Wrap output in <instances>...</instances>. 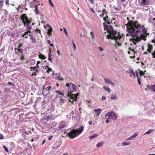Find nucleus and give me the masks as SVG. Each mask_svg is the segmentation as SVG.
<instances>
[{
    "label": "nucleus",
    "instance_id": "bf43d9fd",
    "mask_svg": "<svg viewBox=\"0 0 155 155\" xmlns=\"http://www.w3.org/2000/svg\"><path fill=\"white\" fill-rule=\"evenodd\" d=\"M36 31H38L39 33H40L41 31L39 29H38V28L36 29Z\"/></svg>",
    "mask_w": 155,
    "mask_h": 155
},
{
    "label": "nucleus",
    "instance_id": "052dcab7",
    "mask_svg": "<svg viewBox=\"0 0 155 155\" xmlns=\"http://www.w3.org/2000/svg\"><path fill=\"white\" fill-rule=\"evenodd\" d=\"M17 50L18 51L22 52V49H18Z\"/></svg>",
    "mask_w": 155,
    "mask_h": 155
},
{
    "label": "nucleus",
    "instance_id": "8fccbe9b",
    "mask_svg": "<svg viewBox=\"0 0 155 155\" xmlns=\"http://www.w3.org/2000/svg\"><path fill=\"white\" fill-rule=\"evenodd\" d=\"M51 117V116H50V115H48L47 117V120H49L50 119V118Z\"/></svg>",
    "mask_w": 155,
    "mask_h": 155
},
{
    "label": "nucleus",
    "instance_id": "6e6552de",
    "mask_svg": "<svg viewBox=\"0 0 155 155\" xmlns=\"http://www.w3.org/2000/svg\"><path fill=\"white\" fill-rule=\"evenodd\" d=\"M21 19L22 20L25 25V24L27 23L28 21H30L28 20L25 14H23L22 15Z\"/></svg>",
    "mask_w": 155,
    "mask_h": 155
},
{
    "label": "nucleus",
    "instance_id": "4c0bfd02",
    "mask_svg": "<svg viewBox=\"0 0 155 155\" xmlns=\"http://www.w3.org/2000/svg\"><path fill=\"white\" fill-rule=\"evenodd\" d=\"M48 2L49 4L51 5L52 7H54L53 5L52 4L51 0H48Z\"/></svg>",
    "mask_w": 155,
    "mask_h": 155
},
{
    "label": "nucleus",
    "instance_id": "b1692460",
    "mask_svg": "<svg viewBox=\"0 0 155 155\" xmlns=\"http://www.w3.org/2000/svg\"><path fill=\"white\" fill-rule=\"evenodd\" d=\"M103 144V142H98L96 145V147H97L99 148L102 146Z\"/></svg>",
    "mask_w": 155,
    "mask_h": 155
},
{
    "label": "nucleus",
    "instance_id": "c03bdc74",
    "mask_svg": "<svg viewBox=\"0 0 155 155\" xmlns=\"http://www.w3.org/2000/svg\"><path fill=\"white\" fill-rule=\"evenodd\" d=\"M48 60L50 61L51 62H52V58H51V56L48 57Z\"/></svg>",
    "mask_w": 155,
    "mask_h": 155
},
{
    "label": "nucleus",
    "instance_id": "f03ea898",
    "mask_svg": "<svg viewBox=\"0 0 155 155\" xmlns=\"http://www.w3.org/2000/svg\"><path fill=\"white\" fill-rule=\"evenodd\" d=\"M102 14L100 15V17H104V21L107 24L105 23H103V25L104 30H106L107 32H110V35L107 36V38L115 40L114 46L115 47L121 46V44L118 41H120L121 38V35L119 33H117L114 30L113 27L110 25L109 22L108 21L109 20L107 19L108 16L106 15L105 10L103 9L102 11Z\"/></svg>",
    "mask_w": 155,
    "mask_h": 155
},
{
    "label": "nucleus",
    "instance_id": "0eeeda50",
    "mask_svg": "<svg viewBox=\"0 0 155 155\" xmlns=\"http://www.w3.org/2000/svg\"><path fill=\"white\" fill-rule=\"evenodd\" d=\"M128 53L129 54H133V56H130V58L134 59L135 58V55H136V54H137V53L134 50V49L132 48H129V51H128Z\"/></svg>",
    "mask_w": 155,
    "mask_h": 155
},
{
    "label": "nucleus",
    "instance_id": "dca6fc26",
    "mask_svg": "<svg viewBox=\"0 0 155 155\" xmlns=\"http://www.w3.org/2000/svg\"><path fill=\"white\" fill-rule=\"evenodd\" d=\"M130 143V142L127 141L122 142L121 144V145L122 147H124L125 146L129 145Z\"/></svg>",
    "mask_w": 155,
    "mask_h": 155
},
{
    "label": "nucleus",
    "instance_id": "0e129e2a",
    "mask_svg": "<svg viewBox=\"0 0 155 155\" xmlns=\"http://www.w3.org/2000/svg\"><path fill=\"white\" fill-rule=\"evenodd\" d=\"M48 43L49 44H50V41L49 40H47Z\"/></svg>",
    "mask_w": 155,
    "mask_h": 155
},
{
    "label": "nucleus",
    "instance_id": "4d7b16f0",
    "mask_svg": "<svg viewBox=\"0 0 155 155\" xmlns=\"http://www.w3.org/2000/svg\"><path fill=\"white\" fill-rule=\"evenodd\" d=\"M60 101L61 103H63L64 102V100H63L61 99H60Z\"/></svg>",
    "mask_w": 155,
    "mask_h": 155
},
{
    "label": "nucleus",
    "instance_id": "a878e982",
    "mask_svg": "<svg viewBox=\"0 0 155 155\" xmlns=\"http://www.w3.org/2000/svg\"><path fill=\"white\" fill-rule=\"evenodd\" d=\"M152 46L150 45V44H148V48L147 50V51L149 52H150L151 51V50L152 49Z\"/></svg>",
    "mask_w": 155,
    "mask_h": 155
},
{
    "label": "nucleus",
    "instance_id": "e2e57ef3",
    "mask_svg": "<svg viewBox=\"0 0 155 155\" xmlns=\"http://www.w3.org/2000/svg\"><path fill=\"white\" fill-rule=\"evenodd\" d=\"M40 63V61H38L37 62V67H38V64Z\"/></svg>",
    "mask_w": 155,
    "mask_h": 155
},
{
    "label": "nucleus",
    "instance_id": "a18cd8bd",
    "mask_svg": "<svg viewBox=\"0 0 155 155\" xmlns=\"http://www.w3.org/2000/svg\"><path fill=\"white\" fill-rule=\"evenodd\" d=\"M24 133L27 134H29L30 133H31V132L29 131V132H27V131H25L24 132Z\"/></svg>",
    "mask_w": 155,
    "mask_h": 155
},
{
    "label": "nucleus",
    "instance_id": "c9c22d12",
    "mask_svg": "<svg viewBox=\"0 0 155 155\" xmlns=\"http://www.w3.org/2000/svg\"><path fill=\"white\" fill-rule=\"evenodd\" d=\"M64 125H61L60 124L59 125L58 128L59 130L61 129L64 127Z\"/></svg>",
    "mask_w": 155,
    "mask_h": 155
},
{
    "label": "nucleus",
    "instance_id": "1a4fd4ad",
    "mask_svg": "<svg viewBox=\"0 0 155 155\" xmlns=\"http://www.w3.org/2000/svg\"><path fill=\"white\" fill-rule=\"evenodd\" d=\"M104 81L107 84L111 85L113 87L115 86V84L114 83L112 82L110 80L107 78H104Z\"/></svg>",
    "mask_w": 155,
    "mask_h": 155
},
{
    "label": "nucleus",
    "instance_id": "c756f323",
    "mask_svg": "<svg viewBox=\"0 0 155 155\" xmlns=\"http://www.w3.org/2000/svg\"><path fill=\"white\" fill-rule=\"evenodd\" d=\"M34 11L36 14L38 15L39 14V11L38 9V8L37 7H35V9L34 10Z\"/></svg>",
    "mask_w": 155,
    "mask_h": 155
},
{
    "label": "nucleus",
    "instance_id": "ddd939ff",
    "mask_svg": "<svg viewBox=\"0 0 155 155\" xmlns=\"http://www.w3.org/2000/svg\"><path fill=\"white\" fill-rule=\"evenodd\" d=\"M29 36H30V39L32 43H35L36 42V39L34 38L32 35L29 34Z\"/></svg>",
    "mask_w": 155,
    "mask_h": 155
},
{
    "label": "nucleus",
    "instance_id": "393cba45",
    "mask_svg": "<svg viewBox=\"0 0 155 155\" xmlns=\"http://www.w3.org/2000/svg\"><path fill=\"white\" fill-rule=\"evenodd\" d=\"M90 35L93 41H94L95 39V36L93 31H92L90 32Z\"/></svg>",
    "mask_w": 155,
    "mask_h": 155
},
{
    "label": "nucleus",
    "instance_id": "58836bf2",
    "mask_svg": "<svg viewBox=\"0 0 155 155\" xmlns=\"http://www.w3.org/2000/svg\"><path fill=\"white\" fill-rule=\"evenodd\" d=\"M98 48L101 51H102L104 50L103 48L102 47H98Z\"/></svg>",
    "mask_w": 155,
    "mask_h": 155
},
{
    "label": "nucleus",
    "instance_id": "f3484780",
    "mask_svg": "<svg viewBox=\"0 0 155 155\" xmlns=\"http://www.w3.org/2000/svg\"><path fill=\"white\" fill-rule=\"evenodd\" d=\"M31 22V21H28L27 23H26L25 25L26 26V29L28 30V31H30L31 29V26L29 25V24Z\"/></svg>",
    "mask_w": 155,
    "mask_h": 155
},
{
    "label": "nucleus",
    "instance_id": "09e8293b",
    "mask_svg": "<svg viewBox=\"0 0 155 155\" xmlns=\"http://www.w3.org/2000/svg\"><path fill=\"white\" fill-rule=\"evenodd\" d=\"M4 138L2 134H0V139H2Z\"/></svg>",
    "mask_w": 155,
    "mask_h": 155
},
{
    "label": "nucleus",
    "instance_id": "69168bd1",
    "mask_svg": "<svg viewBox=\"0 0 155 155\" xmlns=\"http://www.w3.org/2000/svg\"><path fill=\"white\" fill-rule=\"evenodd\" d=\"M51 53V52L50 51V52L48 53V57H51V54H50Z\"/></svg>",
    "mask_w": 155,
    "mask_h": 155
},
{
    "label": "nucleus",
    "instance_id": "864d4df0",
    "mask_svg": "<svg viewBox=\"0 0 155 155\" xmlns=\"http://www.w3.org/2000/svg\"><path fill=\"white\" fill-rule=\"evenodd\" d=\"M9 1L8 0H6V5H9Z\"/></svg>",
    "mask_w": 155,
    "mask_h": 155
},
{
    "label": "nucleus",
    "instance_id": "2f4dec72",
    "mask_svg": "<svg viewBox=\"0 0 155 155\" xmlns=\"http://www.w3.org/2000/svg\"><path fill=\"white\" fill-rule=\"evenodd\" d=\"M55 92H56L57 94H59L61 95H63L64 94L61 93L60 91H57V90H55Z\"/></svg>",
    "mask_w": 155,
    "mask_h": 155
},
{
    "label": "nucleus",
    "instance_id": "680f3d73",
    "mask_svg": "<svg viewBox=\"0 0 155 155\" xmlns=\"http://www.w3.org/2000/svg\"><path fill=\"white\" fill-rule=\"evenodd\" d=\"M92 123V121H89L88 122V124L89 125H91V124Z\"/></svg>",
    "mask_w": 155,
    "mask_h": 155
},
{
    "label": "nucleus",
    "instance_id": "72a5a7b5",
    "mask_svg": "<svg viewBox=\"0 0 155 155\" xmlns=\"http://www.w3.org/2000/svg\"><path fill=\"white\" fill-rule=\"evenodd\" d=\"M31 65H33L35 63V61L34 59H32L31 60Z\"/></svg>",
    "mask_w": 155,
    "mask_h": 155
},
{
    "label": "nucleus",
    "instance_id": "cd10ccee",
    "mask_svg": "<svg viewBox=\"0 0 155 155\" xmlns=\"http://www.w3.org/2000/svg\"><path fill=\"white\" fill-rule=\"evenodd\" d=\"M103 88L104 89V90H106V91H108L109 93H110V90L109 88L107 87H106L105 86H103Z\"/></svg>",
    "mask_w": 155,
    "mask_h": 155
},
{
    "label": "nucleus",
    "instance_id": "c85d7f7f",
    "mask_svg": "<svg viewBox=\"0 0 155 155\" xmlns=\"http://www.w3.org/2000/svg\"><path fill=\"white\" fill-rule=\"evenodd\" d=\"M154 131V130L153 129H150L147 132H146L144 134H149L152 132Z\"/></svg>",
    "mask_w": 155,
    "mask_h": 155
},
{
    "label": "nucleus",
    "instance_id": "338daca9",
    "mask_svg": "<svg viewBox=\"0 0 155 155\" xmlns=\"http://www.w3.org/2000/svg\"><path fill=\"white\" fill-rule=\"evenodd\" d=\"M21 46H22V45H21V44H19V46H18V48H20V47H21Z\"/></svg>",
    "mask_w": 155,
    "mask_h": 155
},
{
    "label": "nucleus",
    "instance_id": "de8ad7c7",
    "mask_svg": "<svg viewBox=\"0 0 155 155\" xmlns=\"http://www.w3.org/2000/svg\"><path fill=\"white\" fill-rule=\"evenodd\" d=\"M52 136H48V140H51L52 138Z\"/></svg>",
    "mask_w": 155,
    "mask_h": 155
},
{
    "label": "nucleus",
    "instance_id": "79ce46f5",
    "mask_svg": "<svg viewBox=\"0 0 155 155\" xmlns=\"http://www.w3.org/2000/svg\"><path fill=\"white\" fill-rule=\"evenodd\" d=\"M106 99V97L105 96H103L102 97V101H104Z\"/></svg>",
    "mask_w": 155,
    "mask_h": 155
},
{
    "label": "nucleus",
    "instance_id": "4468645a",
    "mask_svg": "<svg viewBox=\"0 0 155 155\" xmlns=\"http://www.w3.org/2000/svg\"><path fill=\"white\" fill-rule=\"evenodd\" d=\"M136 71L134 72L133 70H130L129 71H127V72L128 73H129L130 74V76H132V75L134 77H135L136 76Z\"/></svg>",
    "mask_w": 155,
    "mask_h": 155
},
{
    "label": "nucleus",
    "instance_id": "f704fd0d",
    "mask_svg": "<svg viewBox=\"0 0 155 155\" xmlns=\"http://www.w3.org/2000/svg\"><path fill=\"white\" fill-rule=\"evenodd\" d=\"M63 30H64V32L65 34L66 35V36H68V33L67 31V30H66V29H65V28H63Z\"/></svg>",
    "mask_w": 155,
    "mask_h": 155
},
{
    "label": "nucleus",
    "instance_id": "7ed1b4c3",
    "mask_svg": "<svg viewBox=\"0 0 155 155\" xmlns=\"http://www.w3.org/2000/svg\"><path fill=\"white\" fill-rule=\"evenodd\" d=\"M66 86L67 87V90L68 92L67 95L68 97H70L68 99L69 101L72 103L76 100L79 94L78 93L75 94H71L72 93L77 91L76 87L71 83H67L66 84Z\"/></svg>",
    "mask_w": 155,
    "mask_h": 155
},
{
    "label": "nucleus",
    "instance_id": "e433bc0d",
    "mask_svg": "<svg viewBox=\"0 0 155 155\" xmlns=\"http://www.w3.org/2000/svg\"><path fill=\"white\" fill-rule=\"evenodd\" d=\"M4 0L0 1V8H1L3 5V3Z\"/></svg>",
    "mask_w": 155,
    "mask_h": 155
},
{
    "label": "nucleus",
    "instance_id": "603ef678",
    "mask_svg": "<svg viewBox=\"0 0 155 155\" xmlns=\"http://www.w3.org/2000/svg\"><path fill=\"white\" fill-rule=\"evenodd\" d=\"M57 54H58V56H59V55H60V51H59V50H57Z\"/></svg>",
    "mask_w": 155,
    "mask_h": 155
},
{
    "label": "nucleus",
    "instance_id": "49530a36",
    "mask_svg": "<svg viewBox=\"0 0 155 155\" xmlns=\"http://www.w3.org/2000/svg\"><path fill=\"white\" fill-rule=\"evenodd\" d=\"M90 10L93 13V14H95V11L93 8H90Z\"/></svg>",
    "mask_w": 155,
    "mask_h": 155
},
{
    "label": "nucleus",
    "instance_id": "a211bd4d",
    "mask_svg": "<svg viewBox=\"0 0 155 155\" xmlns=\"http://www.w3.org/2000/svg\"><path fill=\"white\" fill-rule=\"evenodd\" d=\"M51 88V87L50 86H49L48 87H47L46 88H43L42 90V93L45 92L46 91H50V89Z\"/></svg>",
    "mask_w": 155,
    "mask_h": 155
},
{
    "label": "nucleus",
    "instance_id": "774afa93",
    "mask_svg": "<svg viewBox=\"0 0 155 155\" xmlns=\"http://www.w3.org/2000/svg\"><path fill=\"white\" fill-rule=\"evenodd\" d=\"M41 59H44V56H42L41 57Z\"/></svg>",
    "mask_w": 155,
    "mask_h": 155
},
{
    "label": "nucleus",
    "instance_id": "f257e3e1",
    "mask_svg": "<svg viewBox=\"0 0 155 155\" xmlns=\"http://www.w3.org/2000/svg\"><path fill=\"white\" fill-rule=\"evenodd\" d=\"M126 31L130 36V39L135 45L140 39L146 40L148 35L144 25H141L135 21H130L126 24Z\"/></svg>",
    "mask_w": 155,
    "mask_h": 155
},
{
    "label": "nucleus",
    "instance_id": "7c9ffc66",
    "mask_svg": "<svg viewBox=\"0 0 155 155\" xmlns=\"http://www.w3.org/2000/svg\"><path fill=\"white\" fill-rule=\"evenodd\" d=\"M110 98L112 100L116 99H117V97L114 95H112L111 96Z\"/></svg>",
    "mask_w": 155,
    "mask_h": 155
},
{
    "label": "nucleus",
    "instance_id": "9d476101",
    "mask_svg": "<svg viewBox=\"0 0 155 155\" xmlns=\"http://www.w3.org/2000/svg\"><path fill=\"white\" fill-rule=\"evenodd\" d=\"M139 133L138 132H135L133 135H132L131 136H130L128 138L126 139V140H133L134 139L136 138V137L138 135Z\"/></svg>",
    "mask_w": 155,
    "mask_h": 155
},
{
    "label": "nucleus",
    "instance_id": "bb28decb",
    "mask_svg": "<svg viewBox=\"0 0 155 155\" xmlns=\"http://www.w3.org/2000/svg\"><path fill=\"white\" fill-rule=\"evenodd\" d=\"M30 32V31H27L26 32H25V33L23 34H21V35H22V36L23 37H24L25 38H27L28 37L27 36H25V35H26L28 33Z\"/></svg>",
    "mask_w": 155,
    "mask_h": 155
},
{
    "label": "nucleus",
    "instance_id": "37998d69",
    "mask_svg": "<svg viewBox=\"0 0 155 155\" xmlns=\"http://www.w3.org/2000/svg\"><path fill=\"white\" fill-rule=\"evenodd\" d=\"M73 48H74V51H75L76 49V45H75V44H73Z\"/></svg>",
    "mask_w": 155,
    "mask_h": 155
},
{
    "label": "nucleus",
    "instance_id": "473e14b6",
    "mask_svg": "<svg viewBox=\"0 0 155 155\" xmlns=\"http://www.w3.org/2000/svg\"><path fill=\"white\" fill-rule=\"evenodd\" d=\"M3 147L4 148L6 152L7 153H8L9 152L8 149V148H7L5 146H3Z\"/></svg>",
    "mask_w": 155,
    "mask_h": 155
},
{
    "label": "nucleus",
    "instance_id": "a19ab883",
    "mask_svg": "<svg viewBox=\"0 0 155 155\" xmlns=\"http://www.w3.org/2000/svg\"><path fill=\"white\" fill-rule=\"evenodd\" d=\"M152 55L153 58H155V51H154L153 52H152Z\"/></svg>",
    "mask_w": 155,
    "mask_h": 155
},
{
    "label": "nucleus",
    "instance_id": "39448f33",
    "mask_svg": "<svg viewBox=\"0 0 155 155\" xmlns=\"http://www.w3.org/2000/svg\"><path fill=\"white\" fill-rule=\"evenodd\" d=\"M105 117L107 120H114L117 119V116L113 111L108 112L105 115Z\"/></svg>",
    "mask_w": 155,
    "mask_h": 155
},
{
    "label": "nucleus",
    "instance_id": "f8f14e48",
    "mask_svg": "<svg viewBox=\"0 0 155 155\" xmlns=\"http://www.w3.org/2000/svg\"><path fill=\"white\" fill-rule=\"evenodd\" d=\"M43 68L45 71L48 73H49L50 71H52L51 68H49L48 66H43Z\"/></svg>",
    "mask_w": 155,
    "mask_h": 155
},
{
    "label": "nucleus",
    "instance_id": "13d9d810",
    "mask_svg": "<svg viewBox=\"0 0 155 155\" xmlns=\"http://www.w3.org/2000/svg\"><path fill=\"white\" fill-rule=\"evenodd\" d=\"M8 84L9 85H12L13 84L11 82H8Z\"/></svg>",
    "mask_w": 155,
    "mask_h": 155
},
{
    "label": "nucleus",
    "instance_id": "3c124183",
    "mask_svg": "<svg viewBox=\"0 0 155 155\" xmlns=\"http://www.w3.org/2000/svg\"><path fill=\"white\" fill-rule=\"evenodd\" d=\"M20 58L21 60H24V57L23 55H22V56L21 57H20Z\"/></svg>",
    "mask_w": 155,
    "mask_h": 155
},
{
    "label": "nucleus",
    "instance_id": "423d86ee",
    "mask_svg": "<svg viewBox=\"0 0 155 155\" xmlns=\"http://www.w3.org/2000/svg\"><path fill=\"white\" fill-rule=\"evenodd\" d=\"M37 68V66L34 67H31V75H36L37 73L39 72V70Z\"/></svg>",
    "mask_w": 155,
    "mask_h": 155
},
{
    "label": "nucleus",
    "instance_id": "ea45409f",
    "mask_svg": "<svg viewBox=\"0 0 155 155\" xmlns=\"http://www.w3.org/2000/svg\"><path fill=\"white\" fill-rule=\"evenodd\" d=\"M144 72L142 71H140V75H144Z\"/></svg>",
    "mask_w": 155,
    "mask_h": 155
},
{
    "label": "nucleus",
    "instance_id": "5701e85b",
    "mask_svg": "<svg viewBox=\"0 0 155 155\" xmlns=\"http://www.w3.org/2000/svg\"><path fill=\"white\" fill-rule=\"evenodd\" d=\"M155 20V18H153L152 17H150L148 19L149 22L151 23H154V22Z\"/></svg>",
    "mask_w": 155,
    "mask_h": 155
},
{
    "label": "nucleus",
    "instance_id": "6e6d98bb",
    "mask_svg": "<svg viewBox=\"0 0 155 155\" xmlns=\"http://www.w3.org/2000/svg\"><path fill=\"white\" fill-rule=\"evenodd\" d=\"M46 142V140L45 139H44L42 141V145H43L44 143Z\"/></svg>",
    "mask_w": 155,
    "mask_h": 155
},
{
    "label": "nucleus",
    "instance_id": "aec40b11",
    "mask_svg": "<svg viewBox=\"0 0 155 155\" xmlns=\"http://www.w3.org/2000/svg\"><path fill=\"white\" fill-rule=\"evenodd\" d=\"M98 136V134H94L90 136L89 137V139L90 140H92V139L97 137Z\"/></svg>",
    "mask_w": 155,
    "mask_h": 155
},
{
    "label": "nucleus",
    "instance_id": "5fc2aeb1",
    "mask_svg": "<svg viewBox=\"0 0 155 155\" xmlns=\"http://www.w3.org/2000/svg\"><path fill=\"white\" fill-rule=\"evenodd\" d=\"M89 2L91 4H93V0H89Z\"/></svg>",
    "mask_w": 155,
    "mask_h": 155
},
{
    "label": "nucleus",
    "instance_id": "20e7f679",
    "mask_svg": "<svg viewBox=\"0 0 155 155\" xmlns=\"http://www.w3.org/2000/svg\"><path fill=\"white\" fill-rule=\"evenodd\" d=\"M84 128V126H81L78 130H72L69 132L67 133V135L71 138H74L78 136L83 132Z\"/></svg>",
    "mask_w": 155,
    "mask_h": 155
},
{
    "label": "nucleus",
    "instance_id": "412c9836",
    "mask_svg": "<svg viewBox=\"0 0 155 155\" xmlns=\"http://www.w3.org/2000/svg\"><path fill=\"white\" fill-rule=\"evenodd\" d=\"M47 25L49 27V29L48 30V33L49 35H51V32L52 31V28L51 27V26L50 25H49L48 24Z\"/></svg>",
    "mask_w": 155,
    "mask_h": 155
},
{
    "label": "nucleus",
    "instance_id": "4be33fe9",
    "mask_svg": "<svg viewBox=\"0 0 155 155\" xmlns=\"http://www.w3.org/2000/svg\"><path fill=\"white\" fill-rule=\"evenodd\" d=\"M57 75L56 76V78L60 81H62L64 79L63 78H62L60 75V74H57Z\"/></svg>",
    "mask_w": 155,
    "mask_h": 155
},
{
    "label": "nucleus",
    "instance_id": "9b49d317",
    "mask_svg": "<svg viewBox=\"0 0 155 155\" xmlns=\"http://www.w3.org/2000/svg\"><path fill=\"white\" fill-rule=\"evenodd\" d=\"M102 110L100 108H96L94 109V111L95 114L97 116H98L102 112Z\"/></svg>",
    "mask_w": 155,
    "mask_h": 155
},
{
    "label": "nucleus",
    "instance_id": "6ab92c4d",
    "mask_svg": "<svg viewBox=\"0 0 155 155\" xmlns=\"http://www.w3.org/2000/svg\"><path fill=\"white\" fill-rule=\"evenodd\" d=\"M136 76H137V81H138V83L140 85L141 84L140 77H139L138 73L137 71H136Z\"/></svg>",
    "mask_w": 155,
    "mask_h": 155
},
{
    "label": "nucleus",
    "instance_id": "2eb2a0df",
    "mask_svg": "<svg viewBox=\"0 0 155 155\" xmlns=\"http://www.w3.org/2000/svg\"><path fill=\"white\" fill-rule=\"evenodd\" d=\"M141 3L143 5H147L149 4V1L148 0H142Z\"/></svg>",
    "mask_w": 155,
    "mask_h": 155
}]
</instances>
